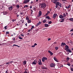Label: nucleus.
<instances>
[{
	"label": "nucleus",
	"mask_w": 73,
	"mask_h": 73,
	"mask_svg": "<svg viewBox=\"0 0 73 73\" xmlns=\"http://www.w3.org/2000/svg\"><path fill=\"white\" fill-rule=\"evenodd\" d=\"M40 5L41 6V8H45L46 6V4L44 3H42L41 5Z\"/></svg>",
	"instance_id": "1"
},
{
	"label": "nucleus",
	"mask_w": 73,
	"mask_h": 73,
	"mask_svg": "<svg viewBox=\"0 0 73 73\" xmlns=\"http://www.w3.org/2000/svg\"><path fill=\"white\" fill-rule=\"evenodd\" d=\"M56 5L57 6H58V5H59L60 7H61V3H60L58 2L56 3Z\"/></svg>",
	"instance_id": "2"
},
{
	"label": "nucleus",
	"mask_w": 73,
	"mask_h": 73,
	"mask_svg": "<svg viewBox=\"0 0 73 73\" xmlns=\"http://www.w3.org/2000/svg\"><path fill=\"white\" fill-rule=\"evenodd\" d=\"M29 1H30V0H25L24 1L23 3L27 4V3H29Z\"/></svg>",
	"instance_id": "3"
},
{
	"label": "nucleus",
	"mask_w": 73,
	"mask_h": 73,
	"mask_svg": "<svg viewBox=\"0 0 73 73\" xmlns=\"http://www.w3.org/2000/svg\"><path fill=\"white\" fill-rule=\"evenodd\" d=\"M48 58H46L44 57H43L42 59V62H44L45 61V60H47Z\"/></svg>",
	"instance_id": "4"
},
{
	"label": "nucleus",
	"mask_w": 73,
	"mask_h": 73,
	"mask_svg": "<svg viewBox=\"0 0 73 73\" xmlns=\"http://www.w3.org/2000/svg\"><path fill=\"white\" fill-rule=\"evenodd\" d=\"M69 46L67 45H66L64 47V49L66 51L69 49Z\"/></svg>",
	"instance_id": "5"
},
{
	"label": "nucleus",
	"mask_w": 73,
	"mask_h": 73,
	"mask_svg": "<svg viewBox=\"0 0 73 73\" xmlns=\"http://www.w3.org/2000/svg\"><path fill=\"white\" fill-rule=\"evenodd\" d=\"M51 1L54 3V4H56L57 1V0H52Z\"/></svg>",
	"instance_id": "6"
},
{
	"label": "nucleus",
	"mask_w": 73,
	"mask_h": 73,
	"mask_svg": "<svg viewBox=\"0 0 73 73\" xmlns=\"http://www.w3.org/2000/svg\"><path fill=\"white\" fill-rule=\"evenodd\" d=\"M37 63V60H34V61L33 62L32 64L33 65H35Z\"/></svg>",
	"instance_id": "7"
},
{
	"label": "nucleus",
	"mask_w": 73,
	"mask_h": 73,
	"mask_svg": "<svg viewBox=\"0 0 73 73\" xmlns=\"http://www.w3.org/2000/svg\"><path fill=\"white\" fill-rule=\"evenodd\" d=\"M59 54L61 57H62L63 56V53L62 52H60L59 53Z\"/></svg>",
	"instance_id": "8"
},
{
	"label": "nucleus",
	"mask_w": 73,
	"mask_h": 73,
	"mask_svg": "<svg viewBox=\"0 0 73 73\" xmlns=\"http://www.w3.org/2000/svg\"><path fill=\"white\" fill-rule=\"evenodd\" d=\"M38 64L40 65H42V63L41 62V60H40L38 61Z\"/></svg>",
	"instance_id": "9"
},
{
	"label": "nucleus",
	"mask_w": 73,
	"mask_h": 73,
	"mask_svg": "<svg viewBox=\"0 0 73 73\" xmlns=\"http://www.w3.org/2000/svg\"><path fill=\"white\" fill-rule=\"evenodd\" d=\"M48 53H50V56H52V55H53V53L52 52H51L50 51L48 50Z\"/></svg>",
	"instance_id": "10"
},
{
	"label": "nucleus",
	"mask_w": 73,
	"mask_h": 73,
	"mask_svg": "<svg viewBox=\"0 0 73 73\" xmlns=\"http://www.w3.org/2000/svg\"><path fill=\"white\" fill-rule=\"evenodd\" d=\"M42 15V12L41 11H39V14H38V15L39 16H41Z\"/></svg>",
	"instance_id": "11"
},
{
	"label": "nucleus",
	"mask_w": 73,
	"mask_h": 73,
	"mask_svg": "<svg viewBox=\"0 0 73 73\" xmlns=\"http://www.w3.org/2000/svg\"><path fill=\"white\" fill-rule=\"evenodd\" d=\"M57 16V14L56 13H55L54 14L53 16V18L54 19L55 18V17H56Z\"/></svg>",
	"instance_id": "12"
},
{
	"label": "nucleus",
	"mask_w": 73,
	"mask_h": 73,
	"mask_svg": "<svg viewBox=\"0 0 73 73\" xmlns=\"http://www.w3.org/2000/svg\"><path fill=\"white\" fill-rule=\"evenodd\" d=\"M54 64L53 63L51 64H50V66L51 67H54Z\"/></svg>",
	"instance_id": "13"
},
{
	"label": "nucleus",
	"mask_w": 73,
	"mask_h": 73,
	"mask_svg": "<svg viewBox=\"0 0 73 73\" xmlns=\"http://www.w3.org/2000/svg\"><path fill=\"white\" fill-rule=\"evenodd\" d=\"M66 51V52H69V53L72 52V51H71V50H70V49H68Z\"/></svg>",
	"instance_id": "14"
},
{
	"label": "nucleus",
	"mask_w": 73,
	"mask_h": 73,
	"mask_svg": "<svg viewBox=\"0 0 73 73\" xmlns=\"http://www.w3.org/2000/svg\"><path fill=\"white\" fill-rule=\"evenodd\" d=\"M13 8V7L12 6H11L9 7V11H12V9Z\"/></svg>",
	"instance_id": "15"
},
{
	"label": "nucleus",
	"mask_w": 73,
	"mask_h": 73,
	"mask_svg": "<svg viewBox=\"0 0 73 73\" xmlns=\"http://www.w3.org/2000/svg\"><path fill=\"white\" fill-rule=\"evenodd\" d=\"M71 6L70 5H69L68 6L66 7V8L69 9L70 7H71Z\"/></svg>",
	"instance_id": "16"
},
{
	"label": "nucleus",
	"mask_w": 73,
	"mask_h": 73,
	"mask_svg": "<svg viewBox=\"0 0 73 73\" xmlns=\"http://www.w3.org/2000/svg\"><path fill=\"white\" fill-rule=\"evenodd\" d=\"M64 45H66V44L65 43H62L61 44L62 46H64Z\"/></svg>",
	"instance_id": "17"
},
{
	"label": "nucleus",
	"mask_w": 73,
	"mask_h": 73,
	"mask_svg": "<svg viewBox=\"0 0 73 73\" xmlns=\"http://www.w3.org/2000/svg\"><path fill=\"white\" fill-rule=\"evenodd\" d=\"M23 65H25L27 64V61L26 60H25L23 62Z\"/></svg>",
	"instance_id": "18"
},
{
	"label": "nucleus",
	"mask_w": 73,
	"mask_h": 73,
	"mask_svg": "<svg viewBox=\"0 0 73 73\" xmlns=\"http://www.w3.org/2000/svg\"><path fill=\"white\" fill-rule=\"evenodd\" d=\"M54 60H55V61H56V62H58V61H57V58H56L55 57H54Z\"/></svg>",
	"instance_id": "19"
},
{
	"label": "nucleus",
	"mask_w": 73,
	"mask_h": 73,
	"mask_svg": "<svg viewBox=\"0 0 73 73\" xmlns=\"http://www.w3.org/2000/svg\"><path fill=\"white\" fill-rule=\"evenodd\" d=\"M59 17L60 19H62V18H64V16L62 15H61L59 16Z\"/></svg>",
	"instance_id": "20"
},
{
	"label": "nucleus",
	"mask_w": 73,
	"mask_h": 73,
	"mask_svg": "<svg viewBox=\"0 0 73 73\" xmlns=\"http://www.w3.org/2000/svg\"><path fill=\"white\" fill-rule=\"evenodd\" d=\"M64 19H62L61 20H60V22L61 23H62V22H64Z\"/></svg>",
	"instance_id": "21"
},
{
	"label": "nucleus",
	"mask_w": 73,
	"mask_h": 73,
	"mask_svg": "<svg viewBox=\"0 0 73 73\" xmlns=\"http://www.w3.org/2000/svg\"><path fill=\"white\" fill-rule=\"evenodd\" d=\"M8 13H7L6 11L4 12L3 13V15H7V14Z\"/></svg>",
	"instance_id": "22"
},
{
	"label": "nucleus",
	"mask_w": 73,
	"mask_h": 73,
	"mask_svg": "<svg viewBox=\"0 0 73 73\" xmlns=\"http://www.w3.org/2000/svg\"><path fill=\"white\" fill-rule=\"evenodd\" d=\"M44 25L46 27H48L49 26V25L46 24H44Z\"/></svg>",
	"instance_id": "23"
},
{
	"label": "nucleus",
	"mask_w": 73,
	"mask_h": 73,
	"mask_svg": "<svg viewBox=\"0 0 73 73\" xmlns=\"http://www.w3.org/2000/svg\"><path fill=\"white\" fill-rule=\"evenodd\" d=\"M46 18L48 19V20H49L50 19V17H49L48 16H46Z\"/></svg>",
	"instance_id": "24"
},
{
	"label": "nucleus",
	"mask_w": 73,
	"mask_h": 73,
	"mask_svg": "<svg viewBox=\"0 0 73 73\" xmlns=\"http://www.w3.org/2000/svg\"><path fill=\"white\" fill-rule=\"evenodd\" d=\"M28 23H31V20H29L27 21Z\"/></svg>",
	"instance_id": "25"
},
{
	"label": "nucleus",
	"mask_w": 73,
	"mask_h": 73,
	"mask_svg": "<svg viewBox=\"0 0 73 73\" xmlns=\"http://www.w3.org/2000/svg\"><path fill=\"white\" fill-rule=\"evenodd\" d=\"M16 7L17 8H18V9H19V7H20V6H19V5H17Z\"/></svg>",
	"instance_id": "26"
},
{
	"label": "nucleus",
	"mask_w": 73,
	"mask_h": 73,
	"mask_svg": "<svg viewBox=\"0 0 73 73\" xmlns=\"http://www.w3.org/2000/svg\"><path fill=\"white\" fill-rule=\"evenodd\" d=\"M69 20H70L71 21H73V18H70L69 19Z\"/></svg>",
	"instance_id": "27"
},
{
	"label": "nucleus",
	"mask_w": 73,
	"mask_h": 73,
	"mask_svg": "<svg viewBox=\"0 0 73 73\" xmlns=\"http://www.w3.org/2000/svg\"><path fill=\"white\" fill-rule=\"evenodd\" d=\"M19 38L20 40H23V38H21V36H19Z\"/></svg>",
	"instance_id": "28"
},
{
	"label": "nucleus",
	"mask_w": 73,
	"mask_h": 73,
	"mask_svg": "<svg viewBox=\"0 0 73 73\" xmlns=\"http://www.w3.org/2000/svg\"><path fill=\"white\" fill-rule=\"evenodd\" d=\"M46 20H44L42 22L43 23H46Z\"/></svg>",
	"instance_id": "29"
},
{
	"label": "nucleus",
	"mask_w": 73,
	"mask_h": 73,
	"mask_svg": "<svg viewBox=\"0 0 73 73\" xmlns=\"http://www.w3.org/2000/svg\"><path fill=\"white\" fill-rule=\"evenodd\" d=\"M70 59V58H69L68 57L66 59V60H67V61H69V60Z\"/></svg>",
	"instance_id": "30"
},
{
	"label": "nucleus",
	"mask_w": 73,
	"mask_h": 73,
	"mask_svg": "<svg viewBox=\"0 0 73 73\" xmlns=\"http://www.w3.org/2000/svg\"><path fill=\"white\" fill-rule=\"evenodd\" d=\"M26 20L27 21L29 20V18L28 17H26Z\"/></svg>",
	"instance_id": "31"
},
{
	"label": "nucleus",
	"mask_w": 73,
	"mask_h": 73,
	"mask_svg": "<svg viewBox=\"0 0 73 73\" xmlns=\"http://www.w3.org/2000/svg\"><path fill=\"white\" fill-rule=\"evenodd\" d=\"M51 23H52V21H50V22H48V24H50Z\"/></svg>",
	"instance_id": "32"
},
{
	"label": "nucleus",
	"mask_w": 73,
	"mask_h": 73,
	"mask_svg": "<svg viewBox=\"0 0 73 73\" xmlns=\"http://www.w3.org/2000/svg\"><path fill=\"white\" fill-rule=\"evenodd\" d=\"M16 21V19H14L12 20V21L13 22H14V21Z\"/></svg>",
	"instance_id": "33"
},
{
	"label": "nucleus",
	"mask_w": 73,
	"mask_h": 73,
	"mask_svg": "<svg viewBox=\"0 0 73 73\" xmlns=\"http://www.w3.org/2000/svg\"><path fill=\"white\" fill-rule=\"evenodd\" d=\"M33 28H34V26H32V28L31 29V30H32V29H33Z\"/></svg>",
	"instance_id": "34"
},
{
	"label": "nucleus",
	"mask_w": 73,
	"mask_h": 73,
	"mask_svg": "<svg viewBox=\"0 0 73 73\" xmlns=\"http://www.w3.org/2000/svg\"><path fill=\"white\" fill-rule=\"evenodd\" d=\"M25 7H26L27 8V7H28V5H25L24 6V8H25Z\"/></svg>",
	"instance_id": "35"
},
{
	"label": "nucleus",
	"mask_w": 73,
	"mask_h": 73,
	"mask_svg": "<svg viewBox=\"0 0 73 73\" xmlns=\"http://www.w3.org/2000/svg\"><path fill=\"white\" fill-rule=\"evenodd\" d=\"M70 69L71 71H72V72H73V68H70Z\"/></svg>",
	"instance_id": "36"
},
{
	"label": "nucleus",
	"mask_w": 73,
	"mask_h": 73,
	"mask_svg": "<svg viewBox=\"0 0 73 73\" xmlns=\"http://www.w3.org/2000/svg\"><path fill=\"white\" fill-rule=\"evenodd\" d=\"M7 26H6L4 28L5 29H7Z\"/></svg>",
	"instance_id": "37"
},
{
	"label": "nucleus",
	"mask_w": 73,
	"mask_h": 73,
	"mask_svg": "<svg viewBox=\"0 0 73 73\" xmlns=\"http://www.w3.org/2000/svg\"><path fill=\"white\" fill-rule=\"evenodd\" d=\"M31 31H32V30H31V29L30 30H29L28 31V32H31Z\"/></svg>",
	"instance_id": "38"
},
{
	"label": "nucleus",
	"mask_w": 73,
	"mask_h": 73,
	"mask_svg": "<svg viewBox=\"0 0 73 73\" xmlns=\"http://www.w3.org/2000/svg\"><path fill=\"white\" fill-rule=\"evenodd\" d=\"M73 29H71L70 31V32H73Z\"/></svg>",
	"instance_id": "39"
},
{
	"label": "nucleus",
	"mask_w": 73,
	"mask_h": 73,
	"mask_svg": "<svg viewBox=\"0 0 73 73\" xmlns=\"http://www.w3.org/2000/svg\"><path fill=\"white\" fill-rule=\"evenodd\" d=\"M12 44V42H10L8 43L10 45H11V44Z\"/></svg>",
	"instance_id": "40"
},
{
	"label": "nucleus",
	"mask_w": 73,
	"mask_h": 73,
	"mask_svg": "<svg viewBox=\"0 0 73 73\" xmlns=\"http://www.w3.org/2000/svg\"><path fill=\"white\" fill-rule=\"evenodd\" d=\"M6 65H8V64H9V63L8 62H6Z\"/></svg>",
	"instance_id": "41"
},
{
	"label": "nucleus",
	"mask_w": 73,
	"mask_h": 73,
	"mask_svg": "<svg viewBox=\"0 0 73 73\" xmlns=\"http://www.w3.org/2000/svg\"><path fill=\"white\" fill-rule=\"evenodd\" d=\"M39 25L37 23V24H36V27H38V25Z\"/></svg>",
	"instance_id": "42"
},
{
	"label": "nucleus",
	"mask_w": 73,
	"mask_h": 73,
	"mask_svg": "<svg viewBox=\"0 0 73 73\" xmlns=\"http://www.w3.org/2000/svg\"><path fill=\"white\" fill-rule=\"evenodd\" d=\"M63 16H64V17H65V16H66V15H65V14L64 13Z\"/></svg>",
	"instance_id": "43"
},
{
	"label": "nucleus",
	"mask_w": 73,
	"mask_h": 73,
	"mask_svg": "<svg viewBox=\"0 0 73 73\" xmlns=\"http://www.w3.org/2000/svg\"><path fill=\"white\" fill-rule=\"evenodd\" d=\"M55 49L56 50H57L58 49V47H56Z\"/></svg>",
	"instance_id": "44"
},
{
	"label": "nucleus",
	"mask_w": 73,
	"mask_h": 73,
	"mask_svg": "<svg viewBox=\"0 0 73 73\" xmlns=\"http://www.w3.org/2000/svg\"><path fill=\"white\" fill-rule=\"evenodd\" d=\"M41 22H39L38 23V24L39 25H40V24H41Z\"/></svg>",
	"instance_id": "45"
},
{
	"label": "nucleus",
	"mask_w": 73,
	"mask_h": 73,
	"mask_svg": "<svg viewBox=\"0 0 73 73\" xmlns=\"http://www.w3.org/2000/svg\"><path fill=\"white\" fill-rule=\"evenodd\" d=\"M13 46H18V45H16V44H13Z\"/></svg>",
	"instance_id": "46"
},
{
	"label": "nucleus",
	"mask_w": 73,
	"mask_h": 73,
	"mask_svg": "<svg viewBox=\"0 0 73 73\" xmlns=\"http://www.w3.org/2000/svg\"><path fill=\"white\" fill-rule=\"evenodd\" d=\"M68 65L70 66V64H67Z\"/></svg>",
	"instance_id": "47"
},
{
	"label": "nucleus",
	"mask_w": 73,
	"mask_h": 73,
	"mask_svg": "<svg viewBox=\"0 0 73 73\" xmlns=\"http://www.w3.org/2000/svg\"><path fill=\"white\" fill-rule=\"evenodd\" d=\"M6 34H9V32H6Z\"/></svg>",
	"instance_id": "48"
},
{
	"label": "nucleus",
	"mask_w": 73,
	"mask_h": 73,
	"mask_svg": "<svg viewBox=\"0 0 73 73\" xmlns=\"http://www.w3.org/2000/svg\"><path fill=\"white\" fill-rule=\"evenodd\" d=\"M35 46L34 45L31 46V47H32V48H34V47H35Z\"/></svg>",
	"instance_id": "49"
},
{
	"label": "nucleus",
	"mask_w": 73,
	"mask_h": 73,
	"mask_svg": "<svg viewBox=\"0 0 73 73\" xmlns=\"http://www.w3.org/2000/svg\"><path fill=\"white\" fill-rule=\"evenodd\" d=\"M24 73H28V72H27L26 71H25V72H24Z\"/></svg>",
	"instance_id": "50"
},
{
	"label": "nucleus",
	"mask_w": 73,
	"mask_h": 73,
	"mask_svg": "<svg viewBox=\"0 0 73 73\" xmlns=\"http://www.w3.org/2000/svg\"><path fill=\"white\" fill-rule=\"evenodd\" d=\"M47 13L49 14V13H50V12L49 11H48Z\"/></svg>",
	"instance_id": "51"
},
{
	"label": "nucleus",
	"mask_w": 73,
	"mask_h": 73,
	"mask_svg": "<svg viewBox=\"0 0 73 73\" xmlns=\"http://www.w3.org/2000/svg\"><path fill=\"white\" fill-rule=\"evenodd\" d=\"M21 36H24V35L23 34H21Z\"/></svg>",
	"instance_id": "52"
},
{
	"label": "nucleus",
	"mask_w": 73,
	"mask_h": 73,
	"mask_svg": "<svg viewBox=\"0 0 73 73\" xmlns=\"http://www.w3.org/2000/svg\"><path fill=\"white\" fill-rule=\"evenodd\" d=\"M9 63H11L12 62H13V61H10L9 62Z\"/></svg>",
	"instance_id": "53"
},
{
	"label": "nucleus",
	"mask_w": 73,
	"mask_h": 73,
	"mask_svg": "<svg viewBox=\"0 0 73 73\" xmlns=\"http://www.w3.org/2000/svg\"><path fill=\"white\" fill-rule=\"evenodd\" d=\"M37 44H36V43H35V44H34V45L35 46H36V45H37Z\"/></svg>",
	"instance_id": "54"
},
{
	"label": "nucleus",
	"mask_w": 73,
	"mask_h": 73,
	"mask_svg": "<svg viewBox=\"0 0 73 73\" xmlns=\"http://www.w3.org/2000/svg\"><path fill=\"white\" fill-rule=\"evenodd\" d=\"M33 10H36V8L34 7L33 8Z\"/></svg>",
	"instance_id": "55"
},
{
	"label": "nucleus",
	"mask_w": 73,
	"mask_h": 73,
	"mask_svg": "<svg viewBox=\"0 0 73 73\" xmlns=\"http://www.w3.org/2000/svg\"><path fill=\"white\" fill-rule=\"evenodd\" d=\"M12 40H15V38H14L12 39Z\"/></svg>",
	"instance_id": "56"
},
{
	"label": "nucleus",
	"mask_w": 73,
	"mask_h": 73,
	"mask_svg": "<svg viewBox=\"0 0 73 73\" xmlns=\"http://www.w3.org/2000/svg\"><path fill=\"white\" fill-rule=\"evenodd\" d=\"M51 40V39H50V38H49L48 39V41L49 40Z\"/></svg>",
	"instance_id": "57"
},
{
	"label": "nucleus",
	"mask_w": 73,
	"mask_h": 73,
	"mask_svg": "<svg viewBox=\"0 0 73 73\" xmlns=\"http://www.w3.org/2000/svg\"><path fill=\"white\" fill-rule=\"evenodd\" d=\"M67 0H62V1H66Z\"/></svg>",
	"instance_id": "58"
},
{
	"label": "nucleus",
	"mask_w": 73,
	"mask_h": 73,
	"mask_svg": "<svg viewBox=\"0 0 73 73\" xmlns=\"http://www.w3.org/2000/svg\"><path fill=\"white\" fill-rule=\"evenodd\" d=\"M33 1H31V4H33Z\"/></svg>",
	"instance_id": "59"
},
{
	"label": "nucleus",
	"mask_w": 73,
	"mask_h": 73,
	"mask_svg": "<svg viewBox=\"0 0 73 73\" xmlns=\"http://www.w3.org/2000/svg\"><path fill=\"white\" fill-rule=\"evenodd\" d=\"M29 33H28L27 34V35H29Z\"/></svg>",
	"instance_id": "60"
},
{
	"label": "nucleus",
	"mask_w": 73,
	"mask_h": 73,
	"mask_svg": "<svg viewBox=\"0 0 73 73\" xmlns=\"http://www.w3.org/2000/svg\"><path fill=\"white\" fill-rule=\"evenodd\" d=\"M20 14L21 15H23V13H20Z\"/></svg>",
	"instance_id": "61"
},
{
	"label": "nucleus",
	"mask_w": 73,
	"mask_h": 73,
	"mask_svg": "<svg viewBox=\"0 0 73 73\" xmlns=\"http://www.w3.org/2000/svg\"><path fill=\"white\" fill-rule=\"evenodd\" d=\"M48 13H46V15H48Z\"/></svg>",
	"instance_id": "62"
},
{
	"label": "nucleus",
	"mask_w": 73,
	"mask_h": 73,
	"mask_svg": "<svg viewBox=\"0 0 73 73\" xmlns=\"http://www.w3.org/2000/svg\"><path fill=\"white\" fill-rule=\"evenodd\" d=\"M71 36L73 35V33L71 34Z\"/></svg>",
	"instance_id": "63"
},
{
	"label": "nucleus",
	"mask_w": 73,
	"mask_h": 73,
	"mask_svg": "<svg viewBox=\"0 0 73 73\" xmlns=\"http://www.w3.org/2000/svg\"><path fill=\"white\" fill-rule=\"evenodd\" d=\"M56 8H57L58 7V6L56 5Z\"/></svg>",
	"instance_id": "64"
}]
</instances>
